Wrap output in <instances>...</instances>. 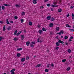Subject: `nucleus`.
I'll return each mask as SVG.
<instances>
[{"instance_id":"nucleus-1","label":"nucleus","mask_w":74,"mask_h":74,"mask_svg":"<svg viewBox=\"0 0 74 74\" xmlns=\"http://www.w3.org/2000/svg\"><path fill=\"white\" fill-rule=\"evenodd\" d=\"M34 44H35V42H32L30 44V47L33 48V47H34Z\"/></svg>"},{"instance_id":"nucleus-2","label":"nucleus","mask_w":74,"mask_h":74,"mask_svg":"<svg viewBox=\"0 0 74 74\" xmlns=\"http://www.w3.org/2000/svg\"><path fill=\"white\" fill-rule=\"evenodd\" d=\"M58 42L61 44H64V42L60 40H59Z\"/></svg>"},{"instance_id":"nucleus-3","label":"nucleus","mask_w":74,"mask_h":74,"mask_svg":"<svg viewBox=\"0 0 74 74\" xmlns=\"http://www.w3.org/2000/svg\"><path fill=\"white\" fill-rule=\"evenodd\" d=\"M60 29V28L59 27H57L56 28V31H59Z\"/></svg>"},{"instance_id":"nucleus-4","label":"nucleus","mask_w":74,"mask_h":74,"mask_svg":"<svg viewBox=\"0 0 74 74\" xmlns=\"http://www.w3.org/2000/svg\"><path fill=\"white\" fill-rule=\"evenodd\" d=\"M21 33H22V31H20L19 32H18V33L16 34V36H19V34H20Z\"/></svg>"},{"instance_id":"nucleus-5","label":"nucleus","mask_w":74,"mask_h":74,"mask_svg":"<svg viewBox=\"0 0 74 74\" xmlns=\"http://www.w3.org/2000/svg\"><path fill=\"white\" fill-rule=\"evenodd\" d=\"M25 58H22L21 59V61L22 62H25Z\"/></svg>"},{"instance_id":"nucleus-6","label":"nucleus","mask_w":74,"mask_h":74,"mask_svg":"<svg viewBox=\"0 0 74 74\" xmlns=\"http://www.w3.org/2000/svg\"><path fill=\"white\" fill-rule=\"evenodd\" d=\"M21 39L22 40H24V38H25V36H24V35H21Z\"/></svg>"},{"instance_id":"nucleus-7","label":"nucleus","mask_w":74,"mask_h":74,"mask_svg":"<svg viewBox=\"0 0 74 74\" xmlns=\"http://www.w3.org/2000/svg\"><path fill=\"white\" fill-rule=\"evenodd\" d=\"M33 1V3L34 4H37V0H32Z\"/></svg>"},{"instance_id":"nucleus-8","label":"nucleus","mask_w":74,"mask_h":74,"mask_svg":"<svg viewBox=\"0 0 74 74\" xmlns=\"http://www.w3.org/2000/svg\"><path fill=\"white\" fill-rule=\"evenodd\" d=\"M41 66V64H38L36 66H35V67L37 68V67H40Z\"/></svg>"},{"instance_id":"nucleus-9","label":"nucleus","mask_w":74,"mask_h":74,"mask_svg":"<svg viewBox=\"0 0 74 74\" xmlns=\"http://www.w3.org/2000/svg\"><path fill=\"white\" fill-rule=\"evenodd\" d=\"M47 19L48 20H50V19H51V16H48L47 17Z\"/></svg>"},{"instance_id":"nucleus-10","label":"nucleus","mask_w":74,"mask_h":74,"mask_svg":"<svg viewBox=\"0 0 74 74\" xmlns=\"http://www.w3.org/2000/svg\"><path fill=\"white\" fill-rule=\"evenodd\" d=\"M21 56V54L20 53H17V57H20Z\"/></svg>"},{"instance_id":"nucleus-11","label":"nucleus","mask_w":74,"mask_h":74,"mask_svg":"<svg viewBox=\"0 0 74 74\" xmlns=\"http://www.w3.org/2000/svg\"><path fill=\"white\" fill-rule=\"evenodd\" d=\"M62 9L60 8L58 10V12H62Z\"/></svg>"},{"instance_id":"nucleus-12","label":"nucleus","mask_w":74,"mask_h":74,"mask_svg":"<svg viewBox=\"0 0 74 74\" xmlns=\"http://www.w3.org/2000/svg\"><path fill=\"white\" fill-rule=\"evenodd\" d=\"M26 44L27 46H29L30 45V42H27L26 43Z\"/></svg>"},{"instance_id":"nucleus-13","label":"nucleus","mask_w":74,"mask_h":74,"mask_svg":"<svg viewBox=\"0 0 74 74\" xmlns=\"http://www.w3.org/2000/svg\"><path fill=\"white\" fill-rule=\"evenodd\" d=\"M6 23L8 24H10V23L9 22V21H8V19H6Z\"/></svg>"},{"instance_id":"nucleus-14","label":"nucleus","mask_w":74,"mask_h":74,"mask_svg":"<svg viewBox=\"0 0 74 74\" xmlns=\"http://www.w3.org/2000/svg\"><path fill=\"white\" fill-rule=\"evenodd\" d=\"M11 29V27L10 26H9V27H8V28H7V29H8V30H9Z\"/></svg>"},{"instance_id":"nucleus-15","label":"nucleus","mask_w":74,"mask_h":74,"mask_svg":"<svg viewBox=\"0 0 74 74\" xmlns=\"http://www.w3.org/2000/svg\"><path fill=\"white\" fill-rule=\"evenodd\" d=\"M55 18H53L52 17L51 19V21H55Z\"/></svg>"},{"instance_id":"nucleus-16","label":"nucleus","mask_w":74,"mask_h":74,"mask_svg":"<svg viewBox=\"0 0 74 74\" xmlns=\"http://www.w3.org/2000/svg\"><path fill=\"white\" fill-rule=\"evenodd\" d=\"M2 8L3 10H4L5 9V7L4 6H2Z\"/></svg>"},{"instance_id":"nucleus-17","label":"nucleus","mask_w":74,"mask_h":74,"mask_svg":"<svg viewBox=\"0 0 74 74\" xmlns=\"http://www.w3.org/2000/svg\"><path fill=\"white\" fill-rule=\"evenodd\" d=\"M66 27H71V26H70L68 24H66Z\"/></svg>"},{"instance_id":"nucleus-18","label":"nucleus","mask_w":74,"mask_h":74,"mask_svg":"<svg viewBox=\"0 0 74 74\" xmlns=\"http://www.w3.org/2000/svg\"><path fill=\"white\" fill-rule=\"evenodd\" d=\"M53 23H51L49 24V26L50 27H53Z\"/></svg>"},{"instance_id":"nucleus-19","label":"nucleus","mask_w":74,"mask_h":74,"mask_svg":"<svg viewBox=\"0 0 74 74\" xmlns=\"http://www.w3.org/2000/svg\"><path fill=\"white\" fill-rule=\"evenodd\" d=\"M4 5H5V7H7L8 6V7H10V5L5 4H4Z\"/></svg>"},{"instance_id":"nucleus-20","label":"nucleus","mask_w":74,"mask_h":74,"mask_svg":"<svg viewBox=\"0 0 74 74\" xmlns=\"http://www.w3.org/2000/svg\"><path fill=\"white\" fill-rule=\"evenodd\" d=\"M5 25L3 28V31H5Z\"/></svg>"},{"instance_id":"nucleus-21","label":"nucleus","mask_w":74,"mask_h":74,"mask_svg":"<svg viewBox=\"0 0 74 74\" xmlns=\"http://www.w3.org/2000/svg\"><path fill=\"white\" fill-rule=\"evenodd\" d=\"M70 67H68L66 68V70L67 71H70Z\"/></svg>"},{"instance_id":"nucleus-22","label":"nucleus","mask_w":74,"mask_h":74,"mask_svg":"<svg viewBox=\"0 0 74 74\" xmlns=\"http://www.w3.org/2000/svg\"><path fill=\"white\" fill-rule=\"evenodd\" d=\"M21 50H22V49L21 48H18L17 49V51H21Z\"/></svg>"},{"instance_id":"nucleus-23","label":"nucleus","mask_w":74,"mask_h":74,"mask_svg":"<svg viewBox=\"0 0 74 74\" xmlns=\"http://www.w3.org/2000/svg\"><path fill=\"white\" fill-rule=\"evenodd\" d=\"M56 46H59V45H60V44H59V42H57L56 43Z\"/></svg>"},{"instance_id":"nucleus-24","label":"nucleus","mask_w":74,"mask_h":74,"mask_svg":"<svg viewBox=\"0 0 74 74\" xmlns=\"http://www.w3.org/2000/svg\"><path fill=\"white\" fill-rule=\"evenodd\" d=\"M26 60H28V59H29V56H26Z\"/></svg>"},{"instance_id":"nucleus-25","label":"nucleus","mask_w":74,"mask_h":74,"mask_svg":"<svg viewBox=\"0 0 74 74\" xmlns=\"http://www.w3.org/2000/svg\"><path fill=\"white\" fill-rule=\"evenodd\" d=\"M17 32L18 31H17V30L15 31L14 32V35H16V33H17Z\"/></svg>"},{"instance_id":"nucleus-26","label":"nucleus","mask_w":74,"mask_h":74,"mask_svg":"<svg viewBox=\"0 0 74 74\" xmlns=\"http://www.w3.org/2000/svg\"><path fill=\"white\" fill-rule=\"evenodd\" d=\"M38 32L40 34H41L42 32V30H40L38 31Z\"/></svg>"},{"instance_id":"nucleus-27","label":"nucleus","mask_w":74,"mask_h":74,"mask_svg":"<svg viewBox=\"0 0 74 74\" xmlns=\"http://www.w3.org/2000/svg\"><path fill=\"white\" fill-rule=\"evenodd\" d=\"M44 8V7L43 6H41L40 7V9H41V10H42Z\"/></svg>"},{"instance_id":"nucleus-28","label":"nucleus","mask_w":74,"mask_h":74,"mask_svg":"<svg viewBox=\"0 0 74 74\" xmlns=\"http://www.w3.org/2000/svg\"><path fill=\"white\" fill-rule=\"evenodd\" d=\"M68 52L69 53H71V50H70V49H69L68 50Z\"/></svg>"},{"instance_id":"nucleus-29","label":"nucleus","mask_w":74,"mask_h":74,"mask_svg":"<svg viewBox=\"0 0 74 74\" xmlns=\"http://www.w3.org/2000/svg\"><path fill=\"white\" fill-rule=\"evenodd\" d=\"M29 25L30 26H31V25H32V22H30L29 23Z\"/></svg>"},{"instance_id":"nucleus-30","label":"nucleus","mask_w":74,"mask_h":74,"mask_svg":"<svg viewBox=\"0 0 74 74\" xmlns=\"http://www.w3.org/2000/svg\"><path fill=\"white\" fill-rule=\"evenodd\" d=\"M18 40V38L16 37H15L14 38V40L16 41Z\"/></svg>"},{"instance_id":"nucleus-31","label":"nucleus","mask_w":74,"mask_h":74,"mask_svg":"<svg viewBox=\"0 0 74 74\" xmlns=\"http://www.w3.org/2000/svg\"><path fill=\"white\" fill-rule=\"evenodd\" d=\"M15 71V69H13L10 72H14V71Z\"/></svg>"},{"instance_id":"nucleus-32","label":"nucleus","mask_w":74,"mask_h":74,"mask_svg":"<svg viewBox=\"0 0 74 74\" xmlns=\"http://www.w3.org/2000/svg\"><path fill=\"white\" fill-rule=\"evenodd\" d=\"M66 61V59H63L62 60V62H65Z\"/></svg>"},{"instance_id":"nucleus-33","label":"nucleus","mask_w":74,"mask_h":74,"mask_svg":"<svg viewBox=\"0 0 74 74\" xmlns=\"http://www.w3.org/2000/svg\"><path fill=\"white\" fill-rule=\"evenodd\" d=\"M42 30H43V31H44V32L45 31H46V30H47V29H46L45 28H42Z\"/></svg>"},{"instance_id":"nucleus-34","label":"nucleus","mask_w":74,"mask_h":74,"mask_svg":"<svg viewBox=\"0 0 74 74\" xmlns=\"http://www.w3.org/2000/svg\"><path fill=\"white\" fill-rule=\"evenodd\" d=\"M21 15L22 16L25 15V12H22Z\"/></svg>"},{"instance_id":"nucleus-35","label":"nucleus","mask_w":74,"mask_h":74,"mask_svg":"<svg viewBox=\"0 0 74 74\" xmlns=\"http://www.w3.org/2000/svg\"><path fill=\"white\" fill-rule=\"evenodd\" d=\"M45 72H48V71H49V70L48 69H46L45 70Z\"/></svg>"},{"instance_id":"nucleus-36","label":"nucleus","mask_w":74,"mask_h":74,"mask_svg":"<svg viewBox=\"0 0 74 74\" xmlns=\"http://www.w3.org/2000/svg\"><path fill=\"white\" fill-rule=\"evenodd\" d=\"M59 47H56V48H55V49L56 50H58V49H59Z\"/></svg>"},{"instance_id":"nucleus-37","label":"nucleus","mask_w":74,"mask_h":74,"mask_svg":"<svg viewBox=\"0 0 74 74\" xmlns=\"http://www.w3.org/2000/svg\"><path fill=\"white\" fill-rule=\"evenodd\" d=\"M64 38L65 39H67L68 38V37L67 36H65Z\"/></svg>"},{"instance_id":"nucleus-38","label":"nucleus","mask_w":74,"mask_h":74,"mask_svg":"<svg viewBox=\"0 0 74 74\" xmlns=\"http://www.w3.org/2000/svg\"><path fill=\"white\" fill-rule=\"evenodd\" d=\"M51 67H54V64H52H52H51Z\"/></svg>"},{"instance_id":"nucleus-39","label":"nucleus","mask_w":74,"mask_h":74,"mask_svg":"<svg viewBox=\"0 0 74 74\" xmlns=\"http://www.w3.org/2000/svg\"><path fill=\"white\" fill-rule=\"evenodd\" d=\"M21 23H23V22H24V21L23 20V19H21Z\"/></svg>"},{"instance_id":"nucleus-40","label":"nucleus","mask_w":74,"mask_h":74,"mask_svg":"<svg viewBox=\"0 0 74 74\" xmlns=\"http://www.w3.org/2000/svg\"><path fill=\"white\" fill-rule=\"evenodd\" d=\"M53 4H54V5H56V4H57V3L56 2H54L53 3Z\"/></svg>"},{"instance_id":"nucleus-41","label":"nucleus","mask_w":74,"mask_h":74,"mask_svg":"<svg viewBox=\"0 0 74 74\" xmlns=\"http://www.w3.org/2000/svg\"><path fill=\"white\" fill-rule=\"evenodd\" d=\"M60 32L61 34H63V33H64V32L63 31H61Z\"/></svg>"},{"instance_id":"nucleus-42","label":"nucleus","mask_w":74,"mask_h":74,"mask_svg":"<svg viewBox=\"0 0 74 74\" xmlns=\"http://www.w3.org/2000/svg\"><path fill=\"white\" fill-rule=\"evenodd\" d=\"M14 19H18V17L17 16H15L14 17Z\"/></svg>"},{"instance_id":"nucleus-43","label":"nucleus","mask_w":74,"mask_h":74,"mask_svg":"<svg viewBox=\"0 0 74 74\" xmlns=\"http://www.w3.org/2000/svg\"><path fill=\"white\" fill-rule=\"evenodd\" d=\"M69 16H70L69 14H68L67 15H66V16H67V17H69Z\"/></svg>"},{"instance_id":"nucleus-44","label":"nucleus","mask_w":74,"mask_h":74,"mask_svg":"<svg viewBox=\"0 0 74 74\" xmlns=\"http://www.w3.org/2000/svg\"><path fill=\"white\" fill-rule=\"evenodd\" d=\"M69 30H70L71 31V32H74V29H69Z\"/></svg>"},{"instance_id":"nucleus-45","label":"nucleus","mask_w":74,"mask_h":74,"mask_svg":"<svg viewBox=\"0 0 74 74\" xmlns=\"http://www.w3.org/2000/svg\"><path fill=\"white\" fill-rule=\"evenodd\" d=\"M49 66H50V64H48L47 65V67H49Z\"/></svg>"},{"instance_id":"nucleus-46","label":"nucleus","mask_w":74,"mask_h":74,"mask_svg":"<svg viewBox=\"0 0 74 74\" xmlns=\"http://www.w3.org/2000/svg\"><path fill=\"white\" fill-rule=\"evenodd\" d=\"M2 40V37H0V41Z\"/></svg>"},{"instance_id":"nucleus-47","label":"nucleus","mask_w":74,"mask_h":74,"mask_svg":"<svg viewBox=\"0 0 74 74\" xmlns=\"http://www.w3.org/2000/svg\"><path fill=\"white\" fill-rule=\"evenodd\" d=\"M47 5L48 7H49L50 6V4H47Z\"/></svg>"},{"instance_id":"nucleus-48","label":"nucleus","mask_w":74,"mask_h":74,"mask_svg":"<svg viewBox=\"0 0 74 74\" xmlns=\"http://www.w3.org/2000/svg\"><path fill=\"white\" fill-rule=\"evenodd\" d=\"M51 6L53 7H55V5H51Z\"/></svg>"},{"instance_id":"nucleus-49","label":"nucleus","mask_w":74,"mask_h":74,"mask_svg":"<svg viewBox=\"0 0 74 74\" xmlns=\"http://www.w3.org/2000/svg\"><path fill=\"white\" fill-rule=\"evenodd\" d=\"M57 34H59V35H60V34H61V33L60 32L59 33H57Z\"/></svg>"},{"instance_id":"nucleus-50","label":"nucleus","mask_w":74,"mask_h":74,"mask_svg":"<svg viewBox=\"0 0 74 74\" xmlns=\"http://www.w3.org/2000/svg\"><path fill=\"white\" fill-rule=\"evenodd\" d=\"M11 74H15V72H11Z\"/></svg>"},{"instance_id":"nucleus-51","label":"nucleus","mask_w":74,"mask_h":74,"mask_svg":"<svg viewBox=\"0 0 74 74\" xmlns=\"http://www.w3.org/2000/svg\"><path fill=\"white\" fill-rule=\"evenodd\" d=\"M3 23V21H0V23Z\"/></svg>"},{"instance_id":"nucleus-52","label":"nucleus","mask_w":74,"mask_h":74,"mask_svg":"<svg viewBox=\"0 0 74 74\" xmlns=\"http://www.w3.org/2000/svg\"><path fill=\"white\" fill-rule=\"evenodd\" d=\"M13 21H10V23H13Z\"/></svg>"},{"instance_id":"nucleus-53","label":"nucleus","mask_w":74,"mask_h":74,"mask_svg":"<svg viewBox=\"0 0 74 74\" xmlns=\"http://www.w3.org/2000/svg\"><path fill=\"white\" fill-rule=\"evenodd\" d=\"M34 58H37V56H34Z\"/></svg>"},{"instance_id":"nucleus-54","label":"nucleus","mask_w":74,"mask_h":74,"mask_svg":"<svg viewBox=\"0 0 74 74\" xmlns=\"http://www.w3.org/2000/svg\"><path fill=\"white\" fill-rule=\"evenodd\" d=\"M72 16H74V14L73 13H72Z\"/></svg>"},{"instance_id":"nucleus-55","label":"nucleus","mask_w":74,"mask_h":74,"mask_svg":"<svg viewBox=\"0 0 74 74\" xmlns=\"http://www.w3.org/2000/svg\"><path fill=\"white\" fill-rule=\"evenodd\" d=\"M15 6H16V7H19V5L17 4H16Z\"/></svg>"},{"instance_id":"nucleus-56","label":"nucleus","mask_w":74,"mask_h":74,"mask_svg":"<svg viewBox=\"0 0 74 74\" xmlns=\"http://www.w3.org/2000/svg\"><path fill=\"white\" fill-rule=\"evenodd\" d=\"M73 37L71 36V37H70V39H73Z\"/></svg>"},{"instance_id":"nucleus-57","label":"nucleus","mask_w":74,"mask_h":74,"mask_svg":"<svg viewBox=\"0 0 74 74\" xmlns=\"http://www.w3.org/2000/svg\"><path fill=\"white\" fill-rule=\"evenodd\" d=\"M58 7V5H55V7Z\"/></svg>"},{"instance_id":"nucleus-58","label":"nucleus","mask_w":74,"mask_h":74,"mask_svg":"<svg viewBox=\"0 0 74 74\" xmlns=\"http://www.w3.org/2000/svg\"><path fill=\"white\" fill-rule=\"evenodd\" d=\"M73 7H74V6H71V8H73Z\"/></svg>"},{"instance_id":"nucleus-59","label":"nucleus","mask_w":74,"mask_h":74,"mask_svg":"<svg viewBox=\"0 0 74 74\" xmlns=\"http://www.w3.org/2000/svg\"><path fill=\"white\" fill-rule=\"evenodd\" d=\"M38 42H39V38L38 39Z\"/></svg>"},{"instance_id":"nucleus-60","label":"nucleus","mask_w":74,"mask_h":74,"mask_svg":"<svg viewBox=\"0 0 74 74\" xmlns=\"http://www.w3.org/2000/svg\"><path fill=\"white\" fill-rule=\"evenodd\" d=\"M45 2H47V1H48V0H44Z\"/></svg>"},{"instance_id":"nucleus-61","label":"nucleus","mask_w":74,"mask_h":74,"mask_svg":"<svg viewBox=\"0 0 74 74\" xmlns=\"http://www.w3.org/2000/svg\"><path fill=\"white\" fill-rule=\"evenodd\" d=\"M51 11H53V9L51 8Z\"/></svg>"},{"instance_id":"nucleus-62","label":"nucleus","mask_w":74,"mask_h":74,"mask_svg":"<svg viewBox=\"0 0 74 74\" xmlns=\"http://www.w3.org/2000/svg\"><path fill=\"white\" fill-rule=\"evenodd\" d=\"M74 16H72V19H74Z\"/></svg>"},{"instance_id":"nucleus-63","label":"nucleus","mask_w":74,"mask_h":74,"mask_svg":"<svg viewBox=\"0 0 74 74\" xmlns=\"http://www.w3.org/2000/svg\"><path fill=\"white\" fill-rule=\"evenodd\" d=\"M69 41H71V39H69Z\"/></svg>"},{"instance_id":"nucleus-64","label":"nucleus","mask_w":74,"mask_h":74,"mask_svg":"<svg viewBox=\"0 0 74 74\" xmlns=\"http://www.w3.org/2000/svg\"><path fill=\"white\" fill-rule=\"evenodd\" d=\"M7 74H10V72H7Z\"/></svg>"}]
</instances>
